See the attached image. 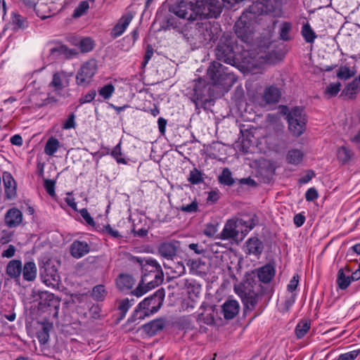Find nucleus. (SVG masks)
Listing matches in <instances>:
<instances>
[{
	"mask_svg": "<svg viewBox=\"0 0 360 360\" xmlns=\"http://www.w3.org/2000/svg\"><path fill=\"white\" fill-rule=\"evenodd\" d=\"M169 11L177 18L170 16L167 18L162 29L173 30L181 34L191 44H200V20L196 18L192 6L186 0H182L169 8Z\"/></svg>",
	"mask_w": 360,
	"mask_h": 360,
	"instance_id": "nucleus-1",
	"label": "nucleus"
},
{
	"mask_svg": "<svg viewBox=\"0 0 360 360\" xmlns=\"http://www.w3.org/2000/svg\"><path fill=\"white\" fill-rule=\"evenodd\" d=\"M264 16V5L253 3L244 11L234 25V32L238 38L245 43H250L253 38L255 25L260 24Z\"/></svg>",
	"mask_w": 360,
	"mask_h": 360,
	"instance_id": "nucleus-2",
	"label": "nucleus"
},
{
	"mask_svg": "<svg viewBox=\"0 0 360 360\" xmlns=\"http://www.w3.org/2000/svg\"><path fill=\"white\" fill-rule=\"evenodd\" d=\"M130 261L139 264L141 270L142 283H146L149 288H155L161 285L164 281V273L161 265L151 257L141 258L130 257Z\"/></svg>",
	"mask_w": 360,
	"mask_h": 360,
	"instance_id": "nucleus-3",
	"label": "nucleus"
},
{
	"mask_svg": "<svg viewBox=\"0 0 360 360\" xmlns=\"http://www.w3.org/2000/svg\"><path fill=\"white\" fill-rule=\"evenodd\" d=\"M165 296V290L160 288L152 295L145 298L139 304L129 321L134 322L137 319H143L145 316L157 312L163 303Z\"/></svg>",
	"mask_w": 360,
	"mask_h": 360,
	"instance_id": "nucleus-4",
	"label": "nucleus"
},
{
	"mask_svg": "<svg viewBox=\"0 0 360 360\" xmlns=\"http://www.w3.org/2000/svg\"><path fill=\"white\" fill-rule=\"evenodd\" d=\"M244 305V311H252L265 293L264 287L259 283L248 282L237 290Z\"/></svg>",
	"mask_w": 360,
	"mask_h": 360,
	"instance_id": "nucleus-5",
	"label": "nucleus"
},
{
	"mask_svg": "<svg viewBox=\"0 0 360 360\" xmlns=\"http://www.w3.org/2000/svg\"><path fill=\"white\" fill-rule=\"evenodd\" d=\"M186 1L192 6L196 18L200 20L217 18L222 11V6L218 0Z\"/></svg>",
	"mask_w": 360,
	"mask_h": 360,
	"instance_id": "nucleus-6",
	"label": "nucleus"
},
{
	"mask_svg": "<svg viewBox=\"0 0 360 360\" xmlns=\"http://www.w3.org/2000/svg\"><path fill=\"white\" fill-rule=\"evenodd\" d=\"M207 75L214 85L224 88L231 87L236 82L235 75L229 71L228 68L217 61L210 64L207 69Z\"/></svg>",
	"mask_w": 360,
	"mask_h": 360,
	"instance_id": "nucleus-7",
	"label": "nucleus"
},
{
	"mask_svg": "<svg viewBox=\"0 0 360 360\" xmlns=\"http://www.w3.org/2000/svg\"><path fill=\"white\" fill-rule=\"evenodd\" d=\"M216 59L226 64L234 66L236 63L235 42L228 37L223 36L220 38L214 49Z\"/></svg>",
	"mask_w": 360,
	"mask_h": 360,
	"instance_id": "nucleus-8",
	"label": "nucleus"
},
{
	"mask_svg": "<svg viewBox=\"0 0 360 360\" xmlns=\"http://www.w3.org/2000/svg\"><path fill=\"white\" fill-rule=\"evenodd\" d=\"M286 119L290 133L295 137L300 136L306 129L307 122L304 109L300 107L292 108L287 114Z\"/></svg>",
	"mask_w": 360,
	"mask_h": 360,
	"instance_id": "nucleus-9",
	"label": "nucleus"
},
{
	"mask_svg": "<svg viewBox=\"0 0 360 360\" xmlns=\"http://www.w3.org/2000/svg\"><path fill=\"white\" fill-rule=\"evenodd\" d=\"M237 222L240 225L245 226L250 230H252L258 223V218L256 214H253L249 219H240L238 221L234 219H229L219 234V238L222 240H228L235 238L238 235V231L236 230Z\"/></svg>",
	"mask_w": 360,
	"mask_h": 360,
	"instance_id": "nucleus-10",
	"label": "nucleus"
},
{
	"mask_svg": "<svg viewBox=\"0 0 360 360\" xmlns=\"http://www.w3.org/2000/svg\"><path fill=\"white\" fill-rule=\"evenodd\" d=\"M39 275L43 283L47 286L55 288L59 285L60 277L51 259H46L39 265Z\"/></svg>",
	"mask_w": 360,
	"mask_h": 360,
	"instance_id": "nucleus-11",
	"label": "nucleus"
},
{
	"mask_svg": "<svg viewBox=\"0 0 360 360\" xmlns=\"http://www.w3.org/2000/svg\"><path fill=\"white\" fill-rule=\"evenodd\" d=\"M200 44L207 45L214 41L219 37L220 25L217 22L200 20Z\"/></svg>",
	"mask_w": 360,
	"mask_h": 360,
	"instance_id": "nucleus-12",
	"label": "nucleus"
},
{
	"mask_svg": "<svg viewBox=\"0 0 360 360\" xmlns=\"http://www.w3.org/2000/svg\"><path fill=\"white\" fill-rule=\"evenodd\" d=\"M96 72L95 60H89L83 64L76 75V82L78 85L86 86L89 84Z\"/></svg>",
	"mask_w": 360,
	"mask_h": 360,
	"instance_id": "nucleus-13",
	"label": "nucleus"
},
{
	"mask_svg": "<svg viewBox=\"0 0 360 360\" xmlns=\"http://www.w3.org/2000/svg\"><path fill=\"white\" fill-rule=\"evenodd\" d=\"M206 85L202 79H199L195 83L193 88L194 94L192 98L193 102L195 103L196 108H198L200 103H202V107L205 108L204 105L206 104L207 99L205 98V91Z\"/></svg>",
	"mask_w": 360,
	"mask_h": 360,
	"instance_id": "nucleus-14",
	"label": "nucleus"
},
{
	"mask_svg": "<svg viewBox=\"0 0 360 360\" xmlns=\"http://www.w3.org/2000/svg\"><path fill=\"white\" fill-rule=\"evenodd\" d=\"M22 221V214L15 207L9 209L4 216V223L9 228L18 226Z\"/></svg>",
	"mask_w": 360,
	"mask_h": 360,
	"instance_id": "nucleus-15",
	"label": "nucleus"
},
{
	"mask_svg": "<svg viewBox=\"0 0 360 360\" xmlns=\"http://www.w3.org/2000/svg\"><path fill=\"white\" fill-rule=\"evenodd\" d=\"M134 18L131 12H128L121 17L119 22L112 28L111 34L115 39L123 34Z\"/></svg>",
	"mask_w": 360,
	"mask_h": 360,
	"instance_id": "nucleus-16",
	"label": "nucleus"
},
{
	"mask_svg": "<svg viewBox=\"0 0 360 360\" xmlns=\"http://www.w3.org/2000/svg\"><path fill=\"white\" fill-rule=\"evenodd\" d=\"M134 278L127 274H120L115 279L117 288L122 292L130 290L135 285Z\"/></svg>",
	"mask_w": 360,
	"mask_h": 360,
	"instance_id": "nucleus-17",
	"label": "nucleus"
},
{
	"mask_svg": "<svg viewBox=\"0 0 360 360\" xmlns=\"http://www.w3.org/2000/svg\"><path fill=\"white\" fill-rule=\"evenodd\" d=\"M3 182L5 188V195L8 199H12L16 195V183L11 173H3Z\"/></svg>",
	"mask_w": 360,
	"mask_h": 360,
	"instance_id": "nucleus-18",
	"label": "nucleus"
},
{
	"mask_svg": "<svg viewBox=\"0 0 360 360\" xmlns=\"http://www.w3.org/2000/svg\"><path fill=\"white\" fill-rule=\"evenodd\" d=\"M22 270V265L21 261L19 259H12L8 263L6 272L11 278L18 283Z\"/></svg>",
	"mask_w": 360,
	"mask_h": 360,
	"instance_id": "nucleus-19",
	"label": "nucleus"
},
{
	"mask_svg": "<svg viewBox=\"0 0 360 360\" xmlns=\"http://www.w3.org/2000/svg\"><path fill=\"white\" fill-rule=\"evenodd\" d=\"M90 251L89 244L85 241L75 240L70 245V252L74 258H81Z\"/></svg>",
	"mask_w": 360,
	"mask_h": 360,
	"instance_id": "nucleus-20",
	"label": "nucleus"
},
{
	"mask_svg": "<svg viewBox=\"0 0 360 360\" xmlns=\"http://www.w3.org/2000/svg\"><path fill=\"white\" fill-rule=\"evenodd\" d=\"M179 242L163 243L158 248V253L167 259H172L176 254Z\"/></svg>",
	"mask_w": 360,
	"mask_h": 360,
	"instance_id": "nucleus-21",
	"label": "nucleus"
},
{
	"mask_svg": "<svg viewBox=\"0 0 360 360\" xmlns=\"http://www.w3.org/2000/svg\"><path fill=\"white\" fill-rule=\"evenodd\" d=\"M238 311L239 304L236 300H227L222 305V313L225 319H233L238 314Z\"/></svg>",
	"mask_w": 360,
	"mask_h": 360,
	"instance_id": "nucleus-22",
	"label": "nucleus"
},
{
	"mask_svg": "<svg viewBox=\"0 0 360 360\" xmlns=\"http://www.w3.org/2000/svg\"><path fill=\"white\" fill-rule=\"evenodd\" d=\"M246 254L259 256L264 250L263 243L257 237L249 238L246 243Z\"/></svg>",
	"mask_w": 360,
	"mask_h": 360,
	"instance_id": "nucleus-23",
	"label": "nucleus"
},
{
	"mask_svg": "<svg viewBox=\"0 0 360 360\" xmlns=\"http://www.w3.org/2000/svg\"><path fill=\"white\" fill-rule=\"evenodd\" d=\"M275 275L274 266L267 264L257 269V276L259 281L264 283H269Z\"/></svg>",
	"mask_w": 360,
	"mask_h": 360,
	"instance_id": "nucleus-24",
	"label": "nucleus"
},
{
	"mask_svg": "<svg viewBox=\"0 0 360 360\" xmlns=\"http://www.w3.org/2000/svg\"><path fill=\"white\" fill-rule=\"evenodd\" d=\"M281 93L280 89L275 86L266 87L263 94V99L266 103H276L279 101Z\"/></svg>",
	"mask_w": 360,
	"mask_h": 360,
	"instance_id": "nucleus-25",
	"label": "nucleus"
},
{
	"mask_svg": "<svg viewBox=\"0 0 360 360\" xmlns=\"http://www.w3.org/2000/svg\"><path fill=\"white\" fill-rule=\"evenodd\" d=\"M360 90V84L357 78H354L351 82L348 83L342 90L340 96H346L349 99H354Z\"/></svg>",
	"mask_w": 360,
	"mask_h": 360,
	"instance_id": "nucleus-26",
	"label": "nucleus"
},
{
	"mask_svg": "<svg viewBox=\"0 0 360 360\" xmlns=\"http://www.w3.org/2000/svg\"><path fill=\"white\" fill-rule=\"evenodd\" d=\"M165 321L162 319H155L143 326V329L146 334L153 336L162 330L165 327Z\"/></svg>",
	"mask_w": 360,
	"mask_h": 360,
	"instance_id": "nucleus-27",
	"label": "nucleus"
},
{
	"mask_svg": "<svg viewBox=\"0 0 360 360\" xmlns=\"http://www.w3.org/2000/svg\"><path fill=\"white\" fill-rule=\"evenodd\" d=\"M187 265L190 267L191 271L197 274H205L207 271V264L202 259H189Z\"/></svg>",
	"mask_w": 360,
	"mask_h": 360,
	"instance_id": "nucleus-28",
	"label": "nucleus"
},
{
	"mask_svg": "<svg viewBox=\"0 0 360 360\" xmlns=\"http://www.w3.org/2000/svg\"><path fill=\"white\" fill-rule=\"evenodd\" d=\"M22 277L27 281H33L37 276V266L34 262H27L22 270Z\"/></svg>",
	"mask_w": 360,
	"mask_h": 360,
	"instance_id": "nucleus-29",
	"label": "nucleus"
},
{
	"mask_svg": "<svg viewBox=\"0 0 360 360\" xmlns=\"http://www.w3.org/2000/svg\"><path fill=\"white\" fill-rule=\"evenodd\" d=\"M30 100L36 106L39 108L46 105L51 103H56L57 101L54 97L49 96L45 97V95L42 93L32 95Z\"/></svg>",
	"mask_w": 360,
	"mask_h": 360,
	"instance_id": "nucleus-30",
	"label": "nucleus"
},
{
	"mask_svg": "<svg viewBox=\"0 0 360 360\" xmlns=\"http://www.w3.org/2000/svg\"><path fill=\"white\" fill-rule=\"evenodd\" d=\"M351 282L350 276L345 274V269H339L336 280L338 288L341 290H345L349 286Z\"/></svg>",
	"mask_w": 360,
	"mask_h": 360,
	"instance_id": "nucleus-31",
	"label": "nucleus"
},
{
	"mask_svg": "<svg viewBox=\"0 0 360 360\" xmlns=\"http://www.w3.org/2000/svg\"><path fill=\"white\" fill-rule=\"evenodd\" d=\"M60 146V142L59 141L53 137H50L44 146V153L49 156L53 155L58 150V148Z\"/></svg>",
	"mask_w": 360,
	"mask_h": 360,
	"instance_id": "nucleus-32",
	"label": "nucleus"
},
{
	"mask_svg": "<svg viewBox=\"0 0 360 360\" xmlns=\"http://www.w3.org/2000/svg\"><path fill=\"white\" fill-rule=\"evenodd\" d=\"M132 303L128 298L121 300L118 301L117 310L119 311V317L117 318V321H120L122 320L125 316L129 309L131 307Z\"/></svg>",
	"mask_w": 360,
	"mask_h": 360,
	"instance_id": "nucleus-33",
	"label": "nucleus"
},
{
	"mask_svg": "<svg viewBox=\"0 0 360 360\" xmlns=\"http://www.w3.org/2000/svg\"><path fill=\"white\" fill-rule=\"evenodd\" d=\"M51 53L53 55L65 56L68 58L71 56L76 55L77 52L73 49H68L65 45H60L51 49Z\"/></svg>",
	"mask_w": 360,
	"mask_h": 360,
	"instance_id": "nucleus-34",
	"label": "nucleus"
},
{
	"mask_svg": "<svg viewBox=\"0 0 360 360\" xmlns=\"http://www.w3.org/2000/svg\"><path fill=\"white\" fill-rule=\"evenodd\" d=\"M303 158V153L298 149H292L288 151L287 155L288 162L290 164L298 165Z\"/></svg>",
	"mask_w": 360,
	"mask_h": 360,
	"instance_id": "nucleus-35",
	"label": "nucleus"
},
{
	"mask_svg": "<svg viewBox=\"0 0 360 360\" xmlns=\"http://www.w3.org/2000/svg\"><path fill=\"white\" fill-rule=\"evenodd\" d=\"M310 322L302 320L295 328V335L298 339L302 338L310 329Z\"/></svg>",
	"mask_w": 360,
	"mask_h": 360,
	"instance_id": "nucleus-36",
	"label": "nucleus"
},
{
	"mask_svg": "<svg viewBox=\"0 0 360 360\" xmlns=\"http://www.w3.org/2000/svg\"><path fill=\"white\" fill-rule=\"evenodd\" d=\"M63 72L54 73L53 75L52 81L49 84V86L53 87L55 91H62L65 87L63 84Z\"/></svg>",
	"mask_w": 360,
	"mask_h": 360,
	"instance_id": "nucleus-37",
	"label": "nucleus"
},
{
	"mask_svg": "<svg viewBox=\"0 0 360 360\" xmlns=\"http://www.w3.org/2000/svg\"><path fill=\"white\" fill-rule=\"evenodd\" d=\"M282 0H264L260 2L264 5V14L274 12L281 5ZM257 3H259L258 1Z\"/></svg>",
	"mask_w": 360,
	"mask_h": 360,
	"instance_id": "nucleus-38",
	"label": "nucleus"
},
{
	"mask_svg": "<svg viewBox=\"0 0 360 360\" xmlns=\"http://www.w3.org/2000/svg\"><path fill=\"white\" fill-rule=\"evenodd\" d=\"M107 295L105 286L103 285H97L93 288L91 297L98 302L103 301Z\"/></svg>",
	"mask_w": 360,
	"mask_h": 360,
	"instance_id": "nucleus-39",
	"label": "nucleus"
},
{
	"mask_svg": "<svg viewBox=\"0 0 360 360\" xmlns=\"http://www.w3.org/2000/svg\"><path fill=\"white\" fill-rule=\"evenodd\" d=\"M356 74V71L351 70L347 65L341 66L337 72V77L342 80H347L353 77Z\"/></svg>",
	"mask_w": 360,
	"mask_h": 360,
	"instance_id": "nucleus-40",
	"label": "nucleus"
},
{
	"mask_svg": "<svg viewBox=\"0 0 360 360\" xmlns=\"http://www.w3.org/2000/svg\"><path fill=\"white\" fill-rule=\"evenodd\" d=\"M302 34L304 40L308 43H312L316 37L315 32L309 23H306L302 26Z\"/></svg>",
	"mask_w": 360,
	"mask_h": 360,
	"instance_id": "nucleus-41",
	"label": "nucleus"
},
{
	"mask_svg": "<svg viewBox=\"0 0 360 360\" xmlns=\"http://www.w3.org/2000/svg\"><path fill=\"white\" fill-rule=\"evenodd\" d=\"M219 181L221 184L226 186H232L235 181L232 178L231 172L229 168H224L222 171L221 174L219 176Z\"/></svg>",
	"mask_w": 360,
	"mask_h": 360,
	"instance_id": "nucleus-42",
	"label": "nucleus"
},
{
	"mask_svg": "<svg viewBox=\"0 0 360 360\" xmlns=\"http://www.w3.org/2000/svg\"><path fill=\"white\" fill-rule=\"evenodd\" d=\"M341 84L338 82L336 83H330L325 89L324 94L328 98L335 96L340 90Z\"/></svg>",
	"mask_w": 360,
	"mask_h": 360,
	"instance_id": "nucleus-43",
	"label": "nucleus"
},
{
	"mask_svg": "<svg viewBox=\"0 0 360 360\" xmlns=\"http://www.w3.org/2000/svg\"><path fill=\"white\" fill-rule=\"evenodd\" d=\"M292 25L290 22H284L281 24L280 28V39L283 41H289L291 38L290 37V32L291 31Z\"/></svg>",
	"mask_w": 360,
	"mask_h": 360,
	"instance_id": "nucleus-44",
	"label": "nucleus"
},
{
	"mask_svg": "<svg viewBox=\"0 0 360 360\" xmlns=\"http://www.w3.org/2000/svg\"><path fill=\"white\" fill-rule=\"evenodd\" d=\"M188 181L192 184H198L202 183L204 181L202 174L197 168H193L190 172Z\"/></svg>",
	"mask_w": 360,
	"mask_h": 360,
	"instance_id": "nucleus-45",
	"label": "nucleus"
},
{
	"mask_svg": "<svg viewBox=\"0 0 360 360\" xmlns=\"http://www.w3.org/2000/svg\"><path fill=\"white\" fill-rule=\"evenodd\" d=\"M352 155V151L345 146L340 147L337 153L338 160L344 163L350 160Z\"/></svg>",
	"mask_w": 360,
	"mask_h": 360,
	"instance_id": "nucleus-46",
	"label": "nucleus"
},
{
	"mask_svg": "<svg viewBox=\"0 0 360 360\" xmlns=\"http://www.w3.org/2000/svg\"><path fill=\"white\" fill-rule=\"evenodd\" d=\"M115 91V87L112 84H108L98 89V94L104 99L110 98Z\"/></svg>",
	"mask_w": 360,
	"mask_h": 360,
	"instance_id": "nucleus-47",
	"label": "nucleus"
},
{
	"mask_svg": "<svg viewBox=\"0 0 360 360\" xmlns=\"http://www.w3.org/2000/svg\"><path fill=\"white\" fill-rule=\"evenodd\" d=\"M152 288H148V285H146V283H142V279L139 283L137 287L131 292V295L139 297L146 293L148 290Z\"/></svg>",
	"mask_w": 360,
	"mask_h": 360,
	"instance_id": "nucleus-48",
	"label": "nucleus"
},
{
	"mask_svg": "<svg viewBox=\"0 0 360 360\" xmlns=\"http://www.w3.org/2000/svg\"><path fill=\"white\" fill-rule=\"evenodd\" d=\"M94 48V41L89 38H84L79 41V49L82 52L86 53L91 51Z\"/></svg>",
	"mask_w": 360,
	"mask_h": 360,
	"instance_id": "nucleus-49",
	"label": "nucleus"
},
{
	"mask_svg": "<svg viewBox=\"0 0 360 360\" xmlns=\"http://www.w3.org/2000/svg\"><path fill=\"white\" fill-rule=\"evenodd\" d=\"M178 209L185 213H195L198 211V202L194 200L188 205H181Z\"/></svg>",
	"mask_w": 360,
	"mask_h": 360,
	"instance_id": "nucleus-50",
	"label": "nucleus"
},
{
	"mask_svg": "<svg viewBox=\"0 0 360 360\" xmlns=\"http://www.w3.org/2000/svg\"><path fill=\"white\" fill-rule=\"evenodd\" d=\"M12 20L13 23L18 28H25L27 27L26 18L20 14L14 13Z\"/></svg>",
	"mask_w": 360,
	"mask_h": 360,
	"instance_id": "nucleus-51",
	"label": "nucleus"
},
{
	"mask_svg": "<svg viewBox=\"0 0 360 360\" xmlns=\"http://www.w3.org/2000/svg\"><path fill=\"white\" fill-rule=\"evenodd\" d=\"M360 354L359 349L340 354L336 360H354Z\"/></svg>",
	"mask_w": 360,
	"mask_h": 360,
	"instance_id": "nucleus-52",
	"label": "nucleus"
},
{
	"mask_svg": "<svg viewBox=\"0 0 360 360\" xmlns=\"http://www.w3.org/2000/svg\"><path fill=\"white\" fill-rule=\"evenodd\" d=\"M89 3L86 1H81L79 6L75 8L74 11V17H79L82 15L85 11L89 8Z\"/></svg>",
	"mask_w": 360,
	"mask_h": 360,
	"instance_id": "nucleus-53",
	"label": "nucleus"
},
{
	"mask_svg": "<svg viewBox=\"0 0 360 360\" xmlns=\"http://www.w3.org/2000/svg\"><path fill=\"white\" fill-rule=\"evenodd\" d=\"M55 185L56 181L51 179H45L44 180V188L47 192V193L51 196L53 197L56 195L55 192Z\"/></svg>",
	"mask_w": 360,
	"mask_h": 360,
	"instance_id": "nucleus-54",
	"label": "nucleus"
},
{
	"mask_svg": "<svg viewBox=\"0 0 360 360\" xmlns=\"http://www.w3.org/2000/svg\"><path fill=\"white\" fill-rule=\"evenodd\" d=\"M154 53L153 48L152 45L148 44L146 47V51L143 56V60L141 63V67L145 68L146 65L148 64V61L152 58Z\"/></svg>",
	"mask_w": 360,
	"mask_h": 360,
	"instance_id": "nucleus-55",
	"label": "nucleus"
},
{
	"mask_svg": "<svg viewBox=\"0 0 360 360\" xmlns=\"http://www.w3.org/2000/svg\"><path fill=\"white\" fill-rule=\"evenodd\" d=\"M13 236V231L3 230L0 233V243L2 245L8 243L11 241Z\"/></svg>",
	"mask_w": 360,
	"mask_h": 360,
	"instance_id": "nucleus-56",
	"label": "nucleus"
},
{
	"mask_svg": "<svg viewBox=\"0 0 360 360\" xmlns=\"http://www.w3.org/2000/svg\"><path fill=\"white\" fill-rule=\"evenodd\" d=\"M79 212L80 213L81 216L83 217V219L85 220L86 224L91 226H95V221L94 219L91 217L90 214L89 213L87 209L83 208L80 210H79Z\"/></svg>",
	"mask_w": 360,
	"mask_h": 360,
	"instance_id": "nucleus-57",
	"label": "nucleus"
},
{
	"mask_svg": "<svg viewBox=\"0 0 360 360\" xmlns=\"http://www.w3.org/2000/svg\"><path fill=\"white\" fill-rule=\"evenodd\" d=\"M96 95V92L95 90H90L87 94L79 98L80 104H84L92 101L95 98Z\"/></svg>",
	"mask_w": 360,
	"mask_h": 360,
	"instance_id": "nucleus-58",
	"label": "nucleus"
},
{
	"mask_svg": "<svg viewBox=\"0 0 360 360\" xmlns=\"http://www.w3.org/2000/svg\"><path fill=\"white\" fill-rule=\"evenodd\" d=\"M318 197L319 194L315 188H310L305 193V198L307 201H314V200L317 199Z\"/></svg>",
	"mask_w": 360,
	"mask_h": 360,
	"instance_id": "nucleus-59",
	"label": "nucleus"
},
{
	"mask_svg": "<svg viewBox=\"0 0 360 360\" xmlns=\"http://www.w3.org/2000/svg\"><path fill=\"white\" fill-rule=\"evenodd\" d=\"M39 341L41 344H46L49 340V330L46 326L43 327V330L38 335Z\"/></svg>",
	"mask_w": 360,
	"mask_h": 360,
	"instance_id": "nucleus-60",
	"label": "nucleus"
},
{
	"mask_svg": "<svg viewBox=\"0 0 360 360\" xmlns=\"http://www.w3.org/2000/svg\"><path fill=\"white\" fill-rule=\"evenodd\" d=\"M75 114L74 113L70 114L68 119L63 124V128L65 129L75 128Z\"/></svg>",
	"mask_w": 360,
	"mask_h": 360,
	"instance_id": "nucleus-61",
	"label": "nucleus"
},
{
	"mask_svg": "<svg viewBox=\"0 0 360 360\" xmlns=\"http://www.w3.org/2000/svg\"><path fill=\"white\" fill-rule=\"evenodd\" d=\"M15 247L13 245H9L8 248L1 252V257L11 258L15 255Z\"/></svg>",
	"mask_w": 360,
	"mask_h": 360,
	"instance_id": "nucleus-62",
	"label": "nucleus"
},
{
	"mask_svg": "<svg viewBox=\"0 0 360 360\" xmlns=\"http://www.w3.org/2000/svg\"><path fill=\"white\" fill-rule=\"evenodd\" d=\"M315 174L313 170H308L306 174L299 179L298 183L300 184H304L308 183L314 176Z\"/></svg>",
	"mask_w": 360,
	"mask_h": 360,
	"instance_id": "nucleus-63",
	"label": "nucleus"
},
{
	"mask_svg": "<svg viewBox=\"0 0 360 360\" xmlns=\"http://www.w3.org/2000/svg\"><path fill=\"white\" fill-rule=\"evenodd\" d=\"M217 231V226L212 224H209L206 226V228L204 230V234L207 236L212 237L214 236Z\"/></svg>",
	"mask_w": 360,
	"mask_h": 360,
	"instance_id": "nucleus-64",
	"label": "nucleus"
}]
</instances>
